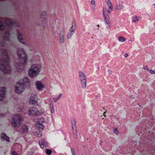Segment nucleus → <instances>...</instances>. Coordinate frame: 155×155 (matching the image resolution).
<instances>
[{
    "label": "nucleus",
    "instance_id": "obj_5",
    "mask_svg": "<svg viewBox=\"0 0 155 155\" xmlns=\"http://www.w3.org/2000/svg\"><path fill=\"white\" fill-rule=\"evenodd\" d=\"M44 111L38 105H34L30 108L28 110V113L30 116L39 115L44 113Z\"/></svg>",
    "mask_w": 155,
    "mask_h": 155
},
{
    "label": "nucleus",
    "instance_id": "obj_43",
    "mask_svg": "<svg viewBox=\"0 0 155 155\" xmlns=\"http://www.w3.org/2000/svg\"><path fill=\"white\" fill-rule=\"evenodd\" d=\"M57 98H58V99H59L60 98L58 96V97H57Z\"/></svg>",
    "mask_w": 155,
    "mask_h": 155
},
{
    "label": "nucleus",
    "instance_id": "obj_11",
    "mask_svg": "<svg viewBox=\"0 0 155 155\" xmlns=\"http://www.w3.org/2000/svg\"><path fill=\"white\" fill-rule=\"evenodd\" d=\"M38 96L36 95L32 94L30 98V103L33 104H35L37 103Z\"/></svg>",
    "mask_w": 155,
    "mask_h": 155
},
{
    "label": "nucleus",
    "instance_id": "obj_10",
    "mask_svg": "<svg viewBox=\"0 0 155 155\" xmlns=\"http://www.w3.org/2000/svg\"><path fill=\"white\" fill-rule=\"evenodd\" d=\"M72 127L73 130V134L75 138L78 137L76 121L75 119H73L71 120Z\"/></svg>",
    "mask_w": 155,
    "mask_h": 155
},
{
    "label": "nucleus",
    "instance_id": "obj_25",
    "mask_svg": "<svg viewBox=\"0 0 155 155\" xmlns=\"http://www.w3.org/2000/svg\"><path fill=\"white\" fill-rule=\"evenodd\" d=\"M118 40L120 42H123L126 41V39L123 37L120 36L118 38Z\"/></svg>",
    "mask_w": 155,
    "mask_h": 155
},
{
    "label": "nucleus",
    "instance_id": "obj_28",
    "mask_svg": "<svg viewBox=\"0 0 155 155\" xmlns=\"http://www.w3.org/2000/svg\"><path fill=\"white\" fill-rule=\"evenodd\" d=\"M37 136L39 137H41L42 135V133L41 131H39L36 133Z\"/></svg>",
    "mask_w": 155,
    "mask_h": 155
},
{
    "label": "nucleus",
    "instance_id": "obj_23",
    "mask_svg": "<svg viewBox=\"0 0 155 155\" xmlns=\"http://www.w3.org/2000/svg\"><path fill=\"white\" fill-rule=\"evenodd\" d=\"M50 107L51 109V111L52 114H53L54 112V107L53 104L51 103L50 104Z\"/></svg>",
    "mask_w": 155,
    "mask_h": 155
},
{
    "label": "nucleus",
    "instance_id": "obj_13",
    "mask_svg": "<svg viewBox=\"0 0 155 155\" xmlns=\"http://www.w3.org/2000/svg\"><path fill=\"white\" fill-rule=\"evenodd\" d=\"M104 1L108 7L107 12L109 13H110L113 11V7L110 0H104Z\"/></svg>",
    "mask_w": 155,
    "mask_h": 155
},
{
    "label": "nucleus",
    "instance_id": "obj_15",
    "mask_svg": "<svg viewBox=\"0 0 155 155\" xmlns=\"http://www.w3.org/2000/svg\"><path fill=\"white\" fill-rule=\"evenodd\" d=\"M39 144L41 147L43 149L48 146V143L46 140L45 139H41L39 141Z\"/></svg>",
    "mask_w": 155,
    "mask_h": 155
},
{
    "label": "nucleus",
    "instance_id": "obj_37",
    "mask_svg": "<svg viewBox=\"0 0 155 155\" xmlns=\"http://www.w3.org/2000/svg\"><path fill=\"white\" fill-rule=\"evenodd\" d=\"M12 153L13 155H18L17 153L16 152L13 151L12 152Z\"/></svg>",
    "mask_w": 155,
    "mask_h": 155
},
{
    "label": "nucleus",
    "instance_id": "obj_35",
    "mask_svg": "<svg viewBox=\"0 0 155 155\" xmlns=\"http://www.w3.org/2000/svg\"><path fill=\"white\" fill-rule=\"evenodd\" d=\"M150 72L152 74H154L155 73V70H151L150 71Z\"/></svg>",
    "mask_w": 155,
    "mask_h": 155
},
{
    "label": "nucleus",
    "instance_id": "obj_14",
    "mask_svg": "<svg viewBox=\"0 0 155 155\" xmlns=\"http://www.w3.org/2000/svg\"><path fill=\"white\" fill-rule=\"evenodd\" d=\"M28 127L27 126L25 125H22L21 127V129L19 130L17 129V131L20 132L25 134L28 132Z\"/></svg>",
    "mask_w": 155,
    "mask_h": 155
},
{
    "label": "nucleus",
    "instance_id": "obj_2",
    "mask_svg": "<svg viewBox=\"0 0 155 155\" xmlns=\"http://www.w3.org/2000/svg\"><path fill=\"white\" fill-rule=\"evenodd\" d=\"M17 53L19 62L16 65V70L18 71L22 70L25 68V65L28 61V57L23 49L21 48H18Z\"/></svg>",
    "mask_w": 155,
    "mask_h": 155
},
{
    "label": "nucleus",
    "instance_id": "obj_6",
    "mask_svg": "<svg viewBox=\"0 0 155 155\" xmlns=\"http://www.w3.org/2000/svg\"><path fill=\"white\" fill-rule=\"evenodd\" d=\"M22 121V118L20 115L19 114H16L12 118L11 123L13 127H17L21 125Z\"/></svg>",
    "mask_w": 155,
    "mask_h": 155
},
{
    "label": "nucleus",
    "instance_id": "obj_41",
    "mask_svg": "<svg viewBox=\"0 0 155 155\" xmlns=\"http://www.w3.org/2000/svg\"><path fill=\"white\" fill-rule=\"evenodd\" d=\"M106 114V112H104V113H103V115H104V117H106V115H105V114Z\"/></svg>",
    "mask_w": 155,
    "mask_h": 155
},
{
    "label": "nucleus",
    "instance_id": "obj_26",
    "mask_svg": "<svg viewBox=\"0 0 155 155\" xmlns=\"http://www.w3.org/2000/svg\"><path fill=\"white\" fill-rule=\"evenodd\" d=\"M105 22H106L107 25H106V27L107 28H110V25H109L110 22L109 20H105Z\"/></svg>",
    "mask_w": 155,
    "mask_h": 155
},
{
    "label": "nucleus",
    "instance_id": "obj_36",
    "mask_svg": "<svg viewBox=\"0 0 155 155\" xmlns=\"http://www.w3.org/2000/svg\"><path fill=\"white\" fill-rule=\"evenodd\" d=\"M95 5H93L92 7V10L94 11H95Z\"/></svg>",
    "mask_w": 155,
    "mask_h": 155
},
{
    "label": "nucleus",
    "instance_id": "obj_31",
    "mask_svg": "<svg viewBox=\"0 0 155 155\" xmlns=\"http://www.w3.org/2000/svg\"><path fill=\"white\" fill-rule=\"evenodd\" d=\"M91 4L93 5H95V2L94 0H92L91 2Z\"/></svg>",
    "mask_w": 155,
    "mask_h": 155
},
{
    "label": "nucleus",
    "instance_id": "obj_9",
    "mask_svg": "<svg viewBox=\"0 0 155 155\" xmlns=\"http://www.w3.org/2000/svg\"><path fill=\"white\" fill-rule=\"evenodd\" d=\"M76 29L75 24L74 21L72 23V26L68 32L67 37L68 39H71L74 32Z\"/></svg>",
    "mask_w": 155,
    "mask_h": 155
},
{
    "label": "nucleus",
    "instance_id": "obj_3",
    "mask_svg": "<svg viewBox=\"0 0 155 155\" xmlns=\"http://www.w3.org/2000/svg\"><path fill=\"white\" fill-rule=\"evenodd\" d=\"M19 86L15 87V90L16 93L19 94L22 93L25 88L28 89L30 86V80L27 77L23 79V82L21 83H18Z\"/></svg>",
    "mask_w": 155,
    "mask_h": 155
},
{
    "label": "nucleus",
    "instance_id": "obj_46",
    "mask_svg": "<svg viewBox=\"0 0 155 155\" xmlns=\"http://www.w3.org/2000/svg\"><path fill=\"white\" fill-rule=\"evenodd\" d=\"M153 5L155 6V4H153Z\"/></svg>",
    "mask_w": 155,
    "mask_h": 155
},
{
    "label": "nucleus",
    "instance_id": "obj_16",
    "mask_svg": "<svg viewBox=\"0 0 155 155\" xmlns=\"http://www.w3.org/2000/svg\"><path fill=\"white\" fill-rule=\"evenodd\" d=\"M36 88L39 90H41L44 87L42 83L40 81H37L35 84Z\"/></svg>",
    "mask_w": 155,
    "mask_h": 155
},
{
    "label": "nucleus",
    "instance_id": "obj_30",
    "mask_svg": "<svg viewBox=\"0 0 155 155\" xmlns=\"http://www.w3.org/2000/svg\"><path fill=\"white\" fill-rule=\"evenodd\" d=\"M71 152L72 155H75V152L73 148H71Z\"/></svg>",
    "mask_w": 155,
    "mask_h": 155
},
{
    "label": "nucleus",
    "instance_id": "obj_22",
    "mask_svg": "<svg viewBox=\"0 0 155 155\" xmlns=\"http://www.w3.org/2000/svg\"><path fill=\"white\" fill-rule=\"evenodd\" d=\"M106 10L104 8H103V15L104 17L105 18V19H108L109 18V15L107 14H106Z\"/></svg>",
    "mask_w": 155,
    "mask_h": 155
},
{
    "label": "nucleus",
    "instance_id": "obj_47",
    "mask_svg": "<svg viewBox=\"0 0 155 155\" xmlns=\"http://www.w3.org/2000/svg\"><path fill=\"white\" fill-rule=\"evenodd\" d=\"M102 119H104V118H102Z\"/></svg>",
    "mask_w": 155,
    "mask_h": 155
},
{
    "label": "nucleus",
    "instance_id": "obj_34",
    "mask_svg": "<svg viewBox=\"0 0 155 155\" xmlns=\"http://www.w3.org/2000/svg\"><path fill=\"white\" fill-rule=\"evenodd\" d=\"M144 70H147V71H149V69L148 68L147 66H144L143 68Z\"/></svg>",
    "mask_w": 155,
    "mask_h": 155
},
{
    "label": "nucleus",
    "instance_id": "obj_18",
    "mask_svg": "<svg viewBox=\"0 0 155 155\" xmlns=\"http://www.w3.org/2000/svg\"><path fill=\"white\" fill-rule=\"evenodd\" d=\"M10 34L9 32V29H7L5 33L3 35L4 39L6 41H9L10 39Z\"/></svg>",
    "mask_w": 155,
    "mask_h": 155
},
{
    "label": "nucleus",
    "instance_id": "obj_21",
    "mask_svg": "<svg viewBox=\"0 0 155 155\" xmlns=\"http://www.w3.org/2000/svg\"><path fill=\"white\" fill-rule=\"evenodd\" d=\"M17 38L18 41L21 43H24L22 41V34L20 32H18L17 35Z\"/></svg>",
    "mask_w": 155,
    "mask_h": 155
},
{
    "label": "nucleus",
    "instance_id": "obj_17",
    "mask_svg": "<svg viewBox=\"0 0 155 155\" xmlns=\"http://www.w3.org/2000/svg\"><path fill=\"white\" fill-rule=\"evenodd\" d=\"M40 16L41 18L46 19L48 18L49 15L47 12L42 11L40 13Z\"/></svg>",
    "mask_w": 155,
    "mask_h": 155
},
{
    "label": "nucleus",
    "instance_id": "obj_8",
    "mask_svg": "<svg viewBox=\"0 0 155 155\" xmlns=\"http://www.w3.org/2000/svg\"><path fill=\"white\" fill-rule=\"evenodd\" d=\"M45 122V120L43 118H40L37 121L35 124L36 129L39 130H43L44 128V126L43 124Z\"/></svg>",
    "mask_w": 155,
    "mask_h": 155
},
{
    "label": "nucleus",
    "instance_id": "obj_44",
    "mask_svg": "<svg viewBox=\"0 0 155 155\" xmlns=\"http://www.w3.org/2000/svg\"><path fill=\"white\" fill-rule=\"evenodd\" d=\"M97 26L98 27H99V25H97Z\"/></svg>",
    "mask_w": 155,
    "mask_h": 155
},
{
    "label": "nucleus",
    "instance_id": "obj_32",
    "mask_svg": "<svg viewBox=\"0 0 155 155\" xmlns=\"http://www.w3.org/2000/svg\"><path fill=\"white\" fill-rule=\"evenodd\" d=\"M142 18L140 16H135L134 17V19H141Z\"/></svg>",
    "mask_w": 155,
    "mask_h": 155
},
{
    "label": "nucleus",
    "instance_id": "obj_19",
    "mask_svg": "<svg viewBox=\"0 0 155 155\" xmlns=\"http://www.w3.org/2000/svg\"><path fill=\"white\" fill-rule=\"evenodd\" d=\"M1 137L3 139V140H5L7 142H9L10 140L9 138L8 137L6 134L4 133H2L1 134Z\"/></svg>",
    "mask_w": 155,
    "mask_h": 155
},
{
    "label": "nucleus",
    "instance_id": "obj_1",
    "mask_svg": "<svg viewBox=\"0 0 155 155\" xmlns=\"http://www.w3.org/2000/svg\"><path fill=\"white\" fill-rule=\"evenodd\" d=\"M1 52L4 56V59H0V69L3 73L9 74L11 72V68L7 51L6 49H2Z\"/></svg>",
    "mask_w": 155,
    "mask_h": 155
},
{
    "label": "nucleus",
    "instance_id": "obj_12",
    "mask_svg": "<svg viewBox=\"0 0 155 155\" xmlns=\"http://www.w3.org/2000/svg\"><path fill=\"white\" fill-rule=\"evenodd\" d=\"M6 88L2 87L0 88V101L3 100L5 97Z\"/></svg>",
    "mask_w": 155,
    "mask_h": 155
},
{
    "label": "nucleus",
    "instance_id": "obj_39",
    "mask_svg": "<svg viewBox=\"0 0 155 155\" xmlns=\"http://www.w3.org/2000/svg\"><path fill=\"white\" fill-rule=\"evenodd\" d=\"M62 96V94H60L58 95V97L61 98Z\"/></svg>",
    "mask_w": 155,
    "mask_h": 155
},
{
    "label": "nucleus",
    "instance_id": "obj_27",
    "mask_svg": "<svg viewBox=\"0 0 155 155\" xmlns=\"http://www.w3.org/2000/svg\"><path fill=\"white\" fill-rule=\"evenodd\" d=\"M45 151L47 155H51L52 153V151L49 149H46Z\"/></svg>",
    "mask_w": 155,
    "mask_h": 155
},
{
    "label": "nucleus",
    "instance_id": "obj_40",
    "mask_svg": "<svg viewBox=\"0 0 155 155\" xmlns=\"http://www.w3.org/2000/svg\"><path fill=\"white\" fill-rule=\"evenodd\" d=\"M138 20H132V23L134 22L135 23L136 21H137Z\"/></svg>",
    "mask_w": 155,
    "mask_h": 155
},
{
    "label": "nucleus",
    "instance_id": "obj_4",
    "mask_svg": "<svg viewBox=\"0 0 155 155\" xmlns=\"http://www.w3.org/2000/svg\"><path fill=\"white\" fill-rule=\"evenodd\" d=\"M41 66L40 65L34 64L32 65L28 71L29 76L31 78L37 77L41 71Z\"/></svg>",
    "mask_w": 155,
    "mask_h": 155
},
{
    "label": "nucleus",
    "instance_id": "obj_33",
    "mask_svg": "<svg viewBox=\"0 0 155 155\" xmlns=\"http://www.w3.org/2000/svg\"><path fill=\"white\" fill-rule=\"evenodd\" d=\"M53 101H54V102H56L58 100V99L57 97H54L53 98Z\"/></svg>",
    "mask_w": 155,
    "mask_h": 155
},
{
    "label": "nucleus",
    "instance_id": "obj_29",
    "mask_svg": "<svg viewBox=\"0 0 155 155\" xmlns=\"http://www.w3.org/2000/svg\"><path fill=\"white\" fill-rule=\"evenodd\" d=\"M113 132L114 133L116 134H117L118 133H119V132H118V130L117 129V128H115L114 130H113Z\"/></svg>",
    "mask_w": 155,
    "mask_h": 155
},
{
    "label": "nucleus",
    "instance_id": "obj_7",
    "mask_svg": "<svg viewBox=\"0 0 155 155\" xmlns=\"http://www.w3.org/2000/svg\"><path fill=\"white\" fill-rule=\"evenodd\" d=\"M78 75L82 87L85 89L86 87L87 78L84 72L81 71H78Z\"/></svg>",
    "mask_w": 155,
    "mask_h": 155
},
{
    "label": "nucleus",
    "instance_id": "obj_24",
    "mask_svg": "<svg viewBox=\"0 0 155 155\" xmlns=\"http://www.w3.org/2000/svg\"><path fill=\"white\" fill-rule=\"evenodd\" d=\"M124 7V6L123 5H119L116 7V9L118 10H120L122 9Z\"/></svg>",
    "mask_w": 155,
    "mask_h": 155
},
{
    "label": "nucleus",
    "instance_id": "obj_42",
    "mask_svg": "<svg viewBox=\"0 0 155 155\" xmlns=\"http://www.w3.org/2000/svg\"><path fill=\"white\" fill-rule=\"evenodd\" d=\"M107 71H108V73L109 74H110L111 73L109 69H108L107 70Z\"/></svg>",
    "mask_w": 155,
    "mask_h": 155
},
{
    "label": "nucleus",
    "instance_id": "obj_45",
    "mask_svg": "<svg viewBox=\"0 0 155 155\" xmlns=\"http://www.w3.org/2000/svg\"><path fill=\"white\" fill-rule=\"evenodd\" d=\"M19 24H17V26H19Z\"/></svg>",
    "mask_w": 155,
    "mask_h": 155
},
{
    "label": "nucleus",
    "instance_id": "obj_20",
    "mask_svg": "<svg viewBox=\"0 0 155 155\" xmlns=\"http://www.w3.org/2000/svg\"><path fill=\"white\" fill-rule=\"evenodd\" d=\"M59 39L61 42L63 43L64 42V34L63 32V30L60 32L59 35Z\"/></svg>",
    "mask_w": 155,
    "mask_h": 155
},
{
    "label": "nucleus",
    "instance_id": "obj_38",
    "mask_svg": "<svg viewBox=\"0 0 155 155\" xmlns=\"http://www.w3.org/2000/svg\"><path fill=\"white\" fill-rule=\"evenodd\" d=\"M128 56V54H127L126 53L124 54V56L125 57L127 58Z\"/></svg>",
    "mask_w": 155,
    "mask_h": 155
}]
</instances>
